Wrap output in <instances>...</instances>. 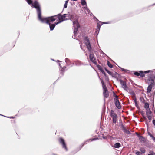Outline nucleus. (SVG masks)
Here are the masks:
<instances>
[{"instance_id":"17","label":"nucleus","mask_w":155,"mask_h":155,"mask_svg":"<svg viewBox=\"0 0 155 155\" xmlns=\"http://www.w3.org/2000/svg\"><path fill=\"white\" fill-rule=\"evenodd\" d=\"M81 4L82 5H86V3L85 0H81Z\"/></svg>"},{"instance_id":"45","label":"nucleus","mask_w":155,"mask_h":155,"mask_svg":"<svg viewBox=\"0 0 155 155\" xmlns=\"http://www.w3.org/2000/svg\"><path fill=\"white\" fill-rule=\"evenodd\" d=\"M62 71H63V68H62Z\"/></svg>"},{"instance_id":"28","label":"nucleus","mask_w":155,"mask_h":155,"mask_svg":"<svg viewBox=\"0 0 155 155\" xmlns=\"http://www.w3.org/2000/svg\"><path fill=\"white\" fill-rule=\"evenodd\" d=\"M67 14H64L63 15H62V16H63V18L64 19L65 17H66V15H67Z\"/></svg>"},{"instance_id":"33","label":"nucleus","mask_w":155,"mask_h":155,"mask_svg":"<svg viewBox=\"0 0 155 155\" xmlns=\"http://www.w3.org/2000/svg\"><path fill=\"white\" fill-rule=\"evenodd\" d=\"M150 71L148 70V71H145L144 73H147L149 72Z\"/></svg>"},{"instance_id":"11","label":"nucleus","mask_w":155,"mask_h":155,"mask_svg":"<svg viewBox=\"0 0 155 155\" xmlns=\"http://www.w3.org/2000/svg\"><path fill=\"white\" fill-rule=\"evenodd\" d=\"M58 18L59 19V21L55 23L56 25H57L58 24L60 23V22L63 21L64 20V19L63 18V16H62L61 15H59L58 16Z\"/></svg>"},{"instance_id":"27","label":"nucleus","mask_w":155,"mask_h":155,"mask_svg":"<svg viewBox=\"0 0 155 155\" xmlns=\"http://www.w3.org/2000/svg\"><path fill=\"white\" fill-rule=\"evenodd\" d=\"M101 25H100L99 24H98V25L97 26V29H98L99 30L100 29V28L101 26Z\"/></svg>"},{"instance_id":"36","label":"nucleus","mask_w":155,"mask_h":155,"mask_svg":"<svg viewBox=\"0 0 155 155\" xmlns=\"http://www.w3.org/2000/svg\"><path fill=\"white\" fill-rule=\"evenodd\" d=\"M134 102H135V104L136 106H137V102L136 101V100H135Z\"/></svg>"},{"instance_id":"31","label":"nucleus","mask_w":155,"mask_h":155,"mask_svg":"<svg viewBox=\"0 0 155 155\" xmlns=\"http://www.w3.org/2000/svg\"><path fill=\"white\" fill-rule=\"evenodd\" d=\"M67 4L65 3V4L64 5V8H67Z\"/></svg>"},{"instance_id":"50","label":"nucleus","mask_w":155,"mask_h":155,"mask_svg":"<svg viewBox=\"0 0 155 155\" xmlns=\"http://www.w3.org/2000/svg\"><path fill=\"white\" fill-rule=\"evenodd\" d=\"M154 5H155V4H154Z\"/></svg>"},{"instance_id":"10","label":"nucleus","mask_w":155,"mask_h":155,"mask_svg":"<svg viewBox=\"0 0 155 155\" xmlns=\"http://www.w3.org/2000/svg\"><path fill=\"white\" fill-rule=\"evenodd\" d=\"M26 1H27L28 3L29 4V5H31H31H32V6H33L35 8H36L35 7V2H37L38 5V6H39V9H40V6H39V5L38 3V2L36 1H35L34 2V3L33 4L32 3V0H26Z\"/></svg>"},{"instance_id":"22","label":"nucleus","mask_w":155,"mask_h":155,"mask_svg":"<svg viewBox=\"0 0 155 155\" xmlns=\"http://www.w3.org/2000/svg\"><path fill=\"white\" fill-rule=\"evenodd\" d=\"M148 155H155V153L153 151H150Z\"/></svg>"},{"instance_id":"40","label":"nucleus","mask_w":155,"mask_h":155,"mask_svg":"<svg viewBox=\"0 0 155 155\" xmlns=\"http://www.w3.org/2000/svg\"><path fill=\"white\" fill-rule=\"evenodd\" d=\"M68 1L69 0H66V1H65V4H68Z\"/></svg>"},{"instance_id":"2","label":"nucleus","mask_w":155,"mask_h":155,"mask_svg":"<svg viewBox=\"0 0 155 155\" xmlns=\"http://www.w3.org/2000/svg\"><path fill=\"white\" fill-rule=\"evenodd\" d=\"M84 42L90 52L89 59L94 64H97L96 60L93 53H91L92 49L91 47L90 44V41L87 37H85L84 38Z\"/></svg>"},{"instance_id":"37","label":"nucleus","mask_w":155,"mask_h":155,"mask_svg":"<svg viewBox=\"0 0 155 155\" xmlns=\"http://www.w3.org/2000/svg\"><path fill=\"white\" fill-rule=\"evenodd\" d=\"M148 119H151V116H149V115H148Z\"/></svg>"},{"instance_id":"47","label":"nucleus","mask_w":155,"mask_h":155,"mask_svg":"<svg viewBox=\"0 0 155 155\" xmlns=\"http://www.w3.org/2000/svg\"><path fill=\"white\" fill-rule=\"evenodd\" d=\"M59 64V65L60 66V64Z\"/></svg>"},{"instance_id":"7","label":"nucleus","mask_w":155,"mask_h":155,"mask_svg":"<svg viewBox=\"0 0 155 155\" xmlns=\"http://www.w3.org/2000/svg\"><path fill=\"white\" fill-rule=\"evenodd\" d=\"M151 83L147 88V92L148 93H150V92L152 88L154 86L155 83L154 79L153 78L151 79Z\"/></svg>"},{"instance_id":"12","label":"nucleus","mask_w":155,"mask_h":155,"mask_svg":"<svg viewBox=\"0 0 155 155\" xmlns=\"http://www.w3.org/2000/svg\"><path fill=\"white\" fill-rule=\"evenodd\" d=\"M122 130L124 133L127 134H130V131L126 129L124 127H123Z\"/></svg>"},{"instance_id":"13","label":"nucleus","mask_w":155,"mask_h":155,"mask_svg":"<svg viewBox=\"0 0 155 155\" xmlns=\"http://www.w3.org/2000/svg\"><path fill=\"white\" fill-rule=\"evenodd\" d=\"M120 144L119 143H117L114 145V147L116 148H118L120 147Z\"/></svg>"},{"instance_id":"19","label":"nucleus","mask_w":155,"mask_h":155,"mask_svg":"<svg viewBox=\"0 0 155 155\" xmlns=\"http://www.w3.org/2000/svg\"><path fill=\"white\" fill-rule=\"evenodd\" d=\"M140 100L142 103H144L145 102L144 99L143 97H141L140 98Z\"/></svg>"},{"instance_id":"24","label":"nucleus","mask_w":155,"mask_h":155,"mask_svg":"<svg viewBox=\"0 0 155 155\" xmlns=\"http://www.w3.org/2000/svg\"><path fill=\"white\" fill-rule=\"evenodd\" d=\"M135 154L137 155H142V153L139 151H137L136 152Z\"/></svg>"},{"instance_id":"25","label":"nucleus","mask_w":155,"mask_h":155,"mask_svg":"<svg viewBox=\"0 0 155 155\" xmlns=\"http://www.w3.org/2000/svg\"><path fill=\"white\" fill-rule=\"evenodd\" d=\"M140 150L141 151V153H144L145 152V150L144 149H140Z\"/></svg>"},{"instance_id":"35","label":"nucleus","mask_w":155,"mask_h":155,"mask_svg":"<svg viewBox=\"0 0 155 155\" xmlns=\"http://www.w3.org/2000/svg\"><path fill=\"white\" fill-rule=\"evenodd\" d=\"M70 19L71 20H72L73 19V16L72 15H71L70 17Z\"/></svg>"},{"instance_id":"41","label":"nucleus","mask_w":155,"mask_h":155,"mask_svg":"<svg viewBox=\"0 0 155 155\" xmlns=\"http://www.w3.org/2000/svg\"><path fill=\"white\" fill-rule=\"evenodd\" d=\"M79 62L78 61L77 62H76L75 63H76V65H79V64H78V63Z\"/></svg>"},{"instance_id":"16","label":"nucleus","mask_w":155,"mask_h":155,"mask_svg":"<svg viewBox=\"0 0 155 155\" xmlns=\"http://www.w3.org/2000/svg\"><path fill=\"white\" fill-rule=\"evenodd\" d=\"M144 107L145 108L147 109H148L149 108V104L147 103H145V104Z\"/></svg>"},{"instance_id":"49","label":"nucleus","mask_w":155,"mask_h":155,"mask_svg":"<svg viewBox=\"0 0 155 155\" xmlns=\"http://www.w3.org/2000/svg\"><path fill=\"white\" fill-rule=\"evenodd\" d=\"M0 115H1V114H0Z\"/></svg>"},{"instance_id":"43","label":"nucleus","mask_w":155,"mask_h":155,"mask_svg":"<svg viewBox=\"0 0 155 155\" xmlns=\"http://www.w3.org/2000/svg\"><path fill=\"white\" fill-rule=\"evenodd\" d=\"M8 117L9 118H13V117Z\"/></svg>"},{"instance_id":"42","label":"nucleus","mask_w":155,"mask_h":155,"mask_svg":"<svg viewBox=\"0 0 155 155\" xmlns=\"http://www.w3.org/2000/svg\"><path fill=\"white\" fill-rule=\"evenodd\" d=\"M121 70L123 71H125V70L123 68H121Z\"/></svg>"},{"instance_id":"26","label":"nucleus","mask_w":155,"mask_h":155,"mask_svg":"<svg viewBox=\"0 0 155 155\" xmlns=\"http://www.w3.org/2000/svg\"><path fill=\"white\" fill-rule=\"evenodd\" d=\"M134 74L135 75L137 76H139L140 75V73L137 72H134Z\"/></svg>"},{"instance_id":"34","label":"nucleus","mask_w":155,"mask_h":155,"mask_svg":"<svg viewBox=\"0 0 155 155\" xmlns=\"http://www.w3.org/2000/svg\"><path fill=\"white\" fill-rule=\"evenodd\" d=\"M69 61V59H68V58H66L65 59V61L67 63L68 62V61Z\"/></svg>"},{"instance_id":"18","label":"nucleus","mask_w":155,"mask_h":155,"mask_svg":"<svg viewBox=\"0 0 155 155\" xmlns=\"http://www.w3.org/2000/svg\"><path fill=\"white\" fill-rule=\"evenodd\" d=\"M149 135L152 138L154 142H155V137H153L150 133H148Z\"/></svg>"},{"instance_id":"9","label":"nucleus","mask_w":155,"mask_h":155,"mask_svg":"<svg viewBox=\"0 0 155 155\" xmlns=\"http://www.w3.org/2000/svg\"><path fill=\"white\" fill-rule=\"evenodd\" d=\"M59 141L60 143L62 144L63 145V147L65 148V149L66 150V151L67 150V148L66 144L65 143L64 140L62 138H60L59 139Z\"/></svg>"},{"instance_id":"5","label":"nucleus","mask_w":155,"mask_h":155,"mask_svg":"<svg viewBox=\"0 0 155 155\" xmlns=\"http://www.w3.org/2000/svg\"><path fill=\"white\" fill-rule=\"evenodd\" d=\"M114 100L115 105L117 108L120 109L121 107V106L120 105V102L118 99V96L115 94L114 92Z\"/></svg>"},{"instance_id":"14","label":"nucleus","mask_w":155,"mask_h":155,"mask_svg":"<svg viewBox=\"0 0 155 155\" xmlns=\"http://www.w3.org/2000/svg\"><path fill=\"white\" fill-rule=\"evenodd\" d=\"M139 138L141 142H145V139L142 136H140L139 137Z\"/></svg>"},{"instance_id":"39","label":"nucleus","mask_w":155,"mask_h":155,"mask_svg":"<svg viewBox=\"0 0 155 155\" xmlns=\"http://www.w3.org/2000/svg\"><path fill=\"white\" fill-rule=\"evenodd\" d=\"M153 123L155 125V120H153Z\"/></svg>"},{"instance_id":"8","label":"nucleus","mask_w":155,"mask_h":155,"mask_svg":"<svg viewBox=\"0 0 155 155\" xmlns=\"http://www.w3.org/2000/svg\"><path fill=\"white\" fill-rule=\"evenodd\" d=\"M111 117L113 118V122L115 123L117 120V115L113 110H111L110 113Z\"/></svg>"},{"instance_id":"30","label":"nucleus","mask_w":155,"mask_h":155,"mask_svg":"<svg viewBox=\"0 0 155 155\" xmlns=\"http://www.w3.org/2000/svg\"><path fill=\"white\" fill-rule=\"evenodd\" d=\"M130 94H131L132 95H134V91H131L130 92Z\"/></svg>"},{"instance_id":"48","label":"nucleus","mask_w":155,"mask_h":155,"mask_svg":"<svg viewBox=\"0 0 155 155\" xmlns=\"http://www.w3.org/2000/svg\"><path fill=\"white\" fill-rule=\"evenodd\" d=\"M58 61L59 62V61L58 60Z\"/></svg>"},{"instance_id":"38","label":"nucleus","mask_w":155,"mask_h":155,"mask_svg":"<svg viewBox=\"0 0 155 155\" xmlns=\"http://www.w3.org/2000/svg\"><path fill=\"white\" fill-rule=\"evenodd\" d=\"M102 71V73L104 74V75L105 76V75H106L104 71Z\"/></svg>"},{"instance_id":"23","label":"nucleus","mask_w":155,"mask_h":155,"mask_svg":"<svg viewBox=\"0 0 155 155\" xmlns=\"http://www.w3.org/2000/svg\"><path fill=\"white\" fill-rule=\"evenodd\" d=\"M107 65L110 68H112L113 67L112 65L109 61H107Z\"/></svg>"},{"instance_id":"29","label":"nucleus","mask_w":155,"mask_h":155,"mask_svg":"<svg viewBox=\"0 0 155 155\" xmlns=\"http://www.w3.org/2000/svg\"><path fill=\"white\" fill-rule=\"evenodd\" d=\"M105 70L109 74H110V75H111V72L110 71H108V70H107V69H105Z\"/></svg>"},{"instance_id":"46","label":"nucleus","mask_w":155,"mask_h":155,"mask_svg":"<svg viewBox=\"0 0 155 155\" xmlns=\"http://www.w3.org/2000/svg\"><path fill=\"white\" fill-rule=\"evenodd\" d=\"M104 24H107V23H106V22H104L103 23Z\"/></svg>"},{"instance_id":"21","label":"nucleus","mask_w":155,"mask_h":155,"mask_svg":"<svg viewBox=\"0 0 155 155\" xmlns=\"http://www.w3.org/2000/svg\"><path fill=\"white\" fill-rule=\"evenodd\" d=\"M140 73L141 74H140V76L141 77H143L144 76V74H143L144 73L143 71H140Z\"/></svg>"},{"instance_id":"20","label":"nucleus","mask_w":155,"mask_h":155,"mask_svg":"<svg viewBox=\"0 0 155 155\" xmlns=\"http://www.w3.org/2000/svg\"><path fill=\"white\" fill-rule=\"evenodd\" d=\"M98 139V138H94L92 139H89L87 141H92L94 140H96Z\"/></svg>"},{"instance_id":"44","label":"nucleus","mask_w":155,"mask_h":155,"mask_svg":"<svg viewBox=\"0 0 155 155\" xmlns=\"http://www.w3.org/2000/svg\"><path fill=\"white\" fill-rule=\"evenodd\" d=\"M84 144H82V147H83V146L84 145Z\"/></svg>"},{"instance_id":"1","label":"nucleus","mask_w":155,"mask_h":155,"mask_svg":"<svg viewBox=\"0 0 155 155\" xmlns=\"http://www.w3.org/2000/svg\"><path fill=\"white\" fill-rule=\"evenodd\" d=\"M35 7L37 9V12L38 14V18L43 23H46L49 25L50 29L51 31L53 30L55 25V23L54 24H51L50 23L53 22L56 20L54 18L56 16L49 17L47 18H42L41 17V10L39 9L38 5L37 2L35 3Z\"/></svg>"},{"instance_id":"6","label":"nucleus","mask_w":155,"mask_h":155,"mask_svg":"<svg viewBox=\"0 0 155 155\" xmlns=\"http://www.w3.org/2000/svg\"><path fill=\"white\" fill-rule=\"evenodd\" d=\"M119 81L122 87L127 92H128L129 88L127 86L126 82L121 79H120Z\"/></svg>"},{"instance_id":"4","label":"nucleus","mask_w":155,"mask_h":155,"mask_svg":"<svg viewBox=\"0 0 155 155\" xmlns=\"http://www.w3.org/2000/svg\"><path fill=\"white\" fill-rule=\"evenodd\" d=\"M102 85L103 88V94L104 97L106 98H107L109 96L107 88L106 85L104 84V83L103 80L101 81Z\"/></svg>"},{"instance_id":"15","label":"nucleus","mask_w":155,"mask_h":155,"mask_svg":"<svg viewBox=\"0 0 155 155\" xmlns=\"http://www.w3.org/2000/svg\"><path fill=\"white\" fill-rule=\"evenodd\" d=\"M146 114L147 115H150L151 114V112L150 109H146Z\"/></svg>"},{"instance_id":"32","label":"nucleus","mask_w":155,"mask_h":155,"mask_svg":"<svg viewBox=\"0 0 155 155\" xmlns=\"http://www.w3.org/2000/svg\"><path fill=\"white\" fill-rule=\"evenodd\" d=\"M84 8L86 10L88 11L89 10L87 8V5L85 7H84Z\"/></svg>"},{"instance_id":"3","label":"nucleus","mask_w":155,"mask_h":155,"mask_svg":"<svg viewBox=\"0 0 155 155\" xmlns=\"http://www.w3.org/2000/svg\"><path fill=\"white\" fill-rule=\"evenodd\" d=\"M73 26L74 27V35H75L77 34L78 28L80 27L77 19H76L75 21H73Z\"/></svg>"}]
</instances>
